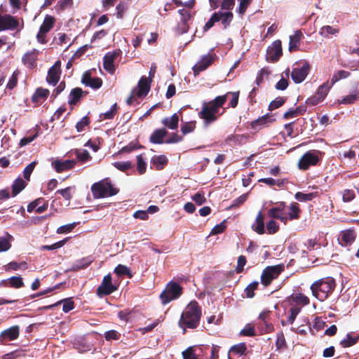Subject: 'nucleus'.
I'll use <instances>...</instances> for the list:
<instances>
[{
    "mask_svg": "<svg viewBox=\"0 0 359 359\" xmlns=\"http://www.w3.org/2000/svg\"><path fill=\"white\" fill-rule=\"evenodd\" d=\"M201 318V309L196 301H191L182 312L179 320V326L183 329L185 334L186 329H195L200 323Z\"/></svg>",
    "mask_w": 359,
    "mask_h": 359,
    "instance_id": "nucleus-1",
    "label": "nucleus"
},
{
    "mask_svg": "<svg viewBox=\"0 0 359 359\" xmlns=\"http://www.w3.org/2000/svg\"><path fill=\"white\" fill-rule=\"evenodd\" d=\"M226 102V95H219L208 102L203 103L202 109L198 112V116L203 120L206 126L217 121L219 109Z\"/></svg>",
    "mask_w": 359,
    "mask_h": 359,
    "instance_id": "nucleus-2",
    "label": "nucleus"
},
{
    "mask_svg": "<svg viewBox=\"0 0 359 359\" xmlns=\"http://www.w3.org/2000/svg\"><path fill=\"white\" fill-rule=\"evenodd\" d=\"M335 280L332 277H325L315 281L310 287L313 296L319 301L325 300L334 290Z\"/></svg>",
    "mask_w": 359,
    "mask_h": 359,
    "instance_id": "nucleus-3",
    "label": "nucleus"
},
{
    "mask_svg": "<svg viewBox=\"0 0 359 359\" xmlns=\"http://www.w3.org/2000/svg\"><path fill=\"white\" fill-rule=\"evenodd\" d=\"M93 196L95 199L107 198L116 195L119 189L114 187L109 178L95 182L91 186Z\"/></svg>",
    "mask_w": 359,
    "mask_h": 359,
    "instance_id": "nucleus-4",
    "label": "nucleus"
},
{
    "mask_svg": "<svg viewBox=\"0 0 359 359\" xmlns=\"http://www.w3.org/2000/svg\"><path fill=\"white\" fill-rule=\"evenodd\" d=\"M183 293V287L177 282L168 283L164 290L160 294V299L163 304H167L171 301L178 299Z\"/></svg>",
    "mask_w": 359,
    "mask_h": 359,
    "instance_id": "nucleus-5",
    "label": "nucleus"
},
{
    "mask_svg": "<svg viewBox=\"0 0 359 359\" xmlns=\"http://www.w3.org/2000/svg\"><path fill=\"white\" fill-rule=\"evenodd\" d=\"M322 152L319 150H309L304 153L299 160L298 168L302 170H306L311 166H315L320 161Z\"/></svg>",
    "mask_w": 359,
    "mask_h": 359,
    "instance_id": "nucleus-6",
    "label": "nucleus"
},
{
    "mask_svg": "<svg viewBox=\"0 0 359 359\" xmlns=\"http://www.w3.org/2000/svg\"><path fill=\"white\" fill-rule=\"evenodd\" d=\"M283 264L269 266L266 267L261 275V282L264 286H269L271 282L277 278L278 276L284 271Z\"/></svg>",
    "mask_w": 359,
    "mask_h": 359,
    "instance_id": "nucleus-7",
    "label": "nucleus"
},
{
    "mask_svg": "<svg viewBox=\"0 0 359 359\" xmlns=\"http://www.w3.org/2000/svg\"><path fill=\"white\" fill-rule=\"evenodd\" d=\"M55 19L51 15H46L39 28V31L36 34L37 41L41 44L47 43L46 34L49 32L53 27Z\"/></svg>",
    "mask_w": 359,
    "mask_h": 359,
    "instance_id": "nucleus-8",
    "label": "nucleus"
},
{
    "mask_svg": "<svg viewBox=\"0 0 359 359\" xmlns=\"http://www.w3.org/2000/svg\"><path fill=\"white\" fill-rule=\"evenodd\" d=\"M118 287L112 283V278L111 274L106 275L98 286L96 293L99 297L109 295L117 290Z\"/></svg>",
    "mask_w": 359,
    "mask_h": 359,
    "instance_id": "nucleus-9",
    "label": "nucleus"
},
{
    "mask_svg": "<svg viewBox=\"0 0 359 359\" xmlns=\"http://www.w3.org/2000/svg\"><path fill=\"white\" fill-rule=\"evenodd\" d=\"M311 70L309 62L303 61L302 67H294L291 72V78L295 83H300L304 81Z\"/></svg>",
    "mask_w": 359,
    "mask_h": 359,
    "instance_id": "nucleus-10",
    "label": "nucleus"
},
{
    "mask_svg": "<svg viewBox=\"0 0 359 359\" xmlns=\"http://www.w3.org/2000/svg\"><path fill=\"white\" fill-rule=\"evenodd\" d=\"M217 59L215 53H208L202 56L200 61L198 62L192 68L194 74L197 76L201 72H203L211 66Z\"/></svg>",
    "mask_w": 359,
    "mask_h": 359,
    "instance_id": "nucleus-11",
    "label": "nucleus"
},
{
    "mask_svg": "<svg viewBox=\"0 0 359 359\" xmlns=\"http://www.w3.org/2000/svg\"><path fill=\"white\" fill-rule=\"evenodd\" d=\"M283 55L282 43L278 39L274 41L271 46H269L266 50V60L271 62H276L279 60Z\"/></svg>",
    "mask_w": 359,
    "mask_h": 359,
    "instance_id": "nucleus-12",
    "label": "nucleus"
},
{
    "mask_svg": "<svg viewBox=\"0 0 359 359\" xmlns=\"http://www.w3.org/2000/svg\"><path fill=\"white\" fill-rule=\"evenodd\" d=\"M61 62L56 61L54 65L48 69L46 81L53 86H55L60 78L61 74Z\"/></svg>",
    "mask_w": 359,
    "mask_h": 359,
    "instance_id": "nucleus-13",
    "label": "nucleus"
},
{
    "mask_svg": "<svg viewBox=\"0 0 359 359\" xmlns=\"http://www.w3.org/2000/svg\"><path fill=\"white\" fill-rule=\"evenodd\" d=\"M20 335L19 325H13L0 333V344H5L8 341H13Z\"/></svg>",
    "mask_w": 359,
    "mask_h": 359,
    "instance_id": "nucleus-14",
    "label": "nucleus"
},
{
    "mask_svg": "<svg viewBox=\"0 0 359 359\" xmlns=\"http://www.w3.org/2000/svg\"><path fill=\"white\" fill-rule=\"evenodd\" d=\"M119 55V51L108 52L103 57V67L110 74H114L116 70L114 61Z\"/></svg>",
    "mask_w": 359,
    "mask_h": 359,
    "instance_id": "nucleus-15",
    "label": "nucleus"
},
{
    "mask_svg": "<svg viewBox=\"0 0 359 359\" xmlns=\"http://www.w3.org/2000/svg\"><path fill=\"white\" fill-rule=\"evenodd\" d=\"M19 25L18 20L11 15H4L0 13V32L7 29H15Z\"/></svg>",
    "mask_w": 359,
    "mask_h": 359,
    "instance_id": "nucleus-16",
    "label": "nucleus"
},
{
    "mask_svg": "<svg viewBox=\"0 0 359 359\" xmlns=\"http://www.w3.org/2000/svg\"><path fill=\"white\" fill-rule=\"evenodd\" d=\"M286 207L285 202H280L276 207H273L268 210V216L273 219H280L285 224L287 223V219L285 215H284V210Z\"/></svg>",
    "mask_w": 359,
    "mask_h": 359,
    "instance_id": "nucleus-17",
    "label": "nucleus"
},
{
    "mask_svg": "<svg viewBox=\"0 0 359 359\" xmlns=\"http://www.w3.org/2000/svg\"><path fill=\"white\" fill-rule=\"evenodd\" d=\"M152 81L149 79L145 76H142L137 83V90L135 89V95L138 97H142L147 95L150 89Z\"/></svg>",
    "mask_w": 359,
    "mask_h": 359,
    "instance_id": "nucleus-18",
    "label": "nucleus"
},
{
    "mask_svg": "<svg viewBox=\"0 0 359 359\" xmlns=\"http://www.w3.org/2000/svg\"><path fill=\"white\" fill-rule=\"evenodd\" d=\"M355 238L356 234L354 230L346 229L341 232L338 241L342 247H348L355 241Z\"/></svg>",
    "mask_w": 359,
    "mask_h": 359,
    "instance_id": "nucleus-19",
    "label": "nucleus"
},
{
    "mask_svg": "<svg viewBox=\"0 0 359 359\" xmlns=\"http://www.w3.org/2000/svg\"><path fill=\"white\" fill-rule=\"evenodd\" d=\"M81 82L86 86H89L93 89H98L102 85V80L99 77H92L90 72H85L81 78Z\"/></svg>",
    "mask_w": 359,
    "mask_h": 359,
    "instance_id": "nucleus-20",
    "label": "nucleus"
},
{
    "mask_svg": "<svg viewBox=\"0 0 359 359\" xmlns=\"http://www.w3.org/2000/svg\"><path fill=\"white\" fill-rule=\"evenodd\" d=\"M88 95L87 91H83L82 88L76 87L70 91V93L68 97V104L71 106H74L78 104L83 97H85Z\"/></svg>",
    "mask_w": 359,
    "mask_h": 359,
    "instance_id": "nucleus-21",
    "label": "nucleus"
},
{
    "mask_svg": "<svg viewBox=\"0 0 359 359\" xmlns=\"http://www.w3.org/2000/svg\"><path fill=\"white\" fill-rule=\"evenodd\" d=\"M75 164V160H55L52 162L51 165L57 172H62L73 168Z\"/></svg>",
    "mask_w": 359,
    "mask_h": 359,
    "instance_id": "nucleus-22",
    "label": "nucleus"
},
{
    "mask_svg": "<svg viewBox=\"0 0 359 359\" xmlns=\"http://www.w3.org/2000/svg\"><path fill=\"white\" fill-rule=\"evenodd\" d=\"M275 121L274 118H272V115L270 114H266L257 119L252 121L251 123V128L253 130H259L262 128L267 126L268 123H272Z\"/></svg>",
    "mask_w": 359,
    "mask_h": 359,
    "instance_id": "nucleus-23",
    "label": "nucleus"
},
{
    "mask_svg": "<svg viewBox=\"0 0 359 359\" xmlns=\"http://www.w3.org/2000/svg\"><path fill=\"white\" fill-rule=\"evenodd\" d=\"M303 37V34L300 30H297L292 36H290L289 48L288 50L290 53L299 50L301 40Z\"/></svg>",
    "mask_w": 359,
    "mask_h": 359,
    "instance_id": "nucleus-24",
    "label": "nucleus"
},
{
    "mask_svg": "<svg viewBox=\"0 0 359 359\" xmlns=\"http://www.w3.org/2000/svg\"><path fill=\"white\" fill-rule=\"evenodd\" d=\"M168 135L165 128L156 129L151 133L149 141L152 144H161L164 142L163 139Z\"/></svg>",
    "mask_w": 359,
    "mask_h": 359,
    "instance_id": "nucleus-25",
    "label": "nucleus"
},
{
    "mask_svg": "<svg viewBox=\"0 0 359 359\" xmlns=\"http://www.w3.org/2000/svg\"><path fill=\"white\" fill-rule=\"evenodd\" d=\"M43 201V198H37V199L33 201L32 202H31L27 205V211L29 212H32L36 208V212L37 213L40 214V213L45 212L48 208V202L46 201V202H44V203L42 205H39L41 202Z\"/></svg>",
    "mask_w": 359,
    "mask_h": 359,
    "instance_id": "nucleus-26",
    "label": "nucleus"
},
{
    "mask_svg": "<svg viewBox=\"0 0 359 359\" xmlns=\"http://www.w3.org/2000/svg\"><path fill=\"white\" fill-rule=\"evenodd\" d=\"M161 123L168 129L176 130L178 128L179 116L177 113H175L170 117L163 118Z\"/></svg>",
    "mask_w": 359,
    "mask_h": 359,
    "instance_id": "nucleus-27",
    "label": "nucleus"
},
{
    "mask_svg": "<svg viewBox=\"0 0 359 359\" xmlns=\"http://www.w3.org/2000/svg\"><path fill=\"white\" fill-rule=\"evenodd\" d=\"M252 228L258 234L262 235L265 233L264 216L262 212H259L257 214L255 223L252 224Z\"/></svg>",
    "mask_w": 359,
    "mask_h": 359,
    "instance_id": "nucleus-28",
    "label": "nucleus"
},
{
    "mask_svg": "<svg viewBox=\"0 0 359 359\" xmlns=\"http://www.w3.org/2000/svg\"><path fill=\"white\" fill-rule=\"evenodd\" d=\"M36 50H33L30 52L26 53L22 58V61L25 65H26L29 69H32L36 67Z\"/></svg>",
    "mask_w": 359,
    "mask_h": 359,
    "instance_id": "nucleus-29",
    "label": "nucleus"
},
{
    "mask_svg": "<svg viewBox=\"0 0 359 359\" xmlns=\"http://www.w3.org/2000/svg\"><path fill=\"white\" fill-rule=\"evenodd\" d=\"M290 212L287 215H285V217L287 219V222L289 220L298 219L300 217L301 210L299 208V205L297 203L293 202L290 204Z\"/></svg>",
    "mask_w": 359,
    "mask_h": 359,
    "instance_id": "nucleus-30",
    "label": "nucleus"
},
{
    "mask_svg": "<svg viewBox=\"0 0 359 359\" xmlns=\"http://www.w3.org/2000/svg\"><path fill=\"white\" fill-rule=\"evenodd\" d=\"M168 159L165 155L154 156L151 163L156 170H161L168 164Z\"/></svg>",
    "mask_w": 359,
    "mask_h": 359,
    "instance_id": "nucleus-31",
    "label": "nucleus"
},
{
    "mask_svg": "<svg viewBox=\"0 0 359 359\" xmlns=\"http://www.w3.org/2000/svg\"><path fill=\"white\" fill-rule=\"evenodd\" d=\"M49 93L50 91L48 89L43 88L41 87L38 88L32 97V102H39L42 100L43 101L48 97Z\"/></svg>",
    "mask_w": 359,
    "mask_h": 359,
    "instance_id": "nucleus-32",
    "label": "nucleus"
},
{
    "mask_svg": "<svg viewBox=\"0 0 359 359\" xmlns=\"http://www.w3.org/2000/svg\"><path fill=\"white\" fill-rule=\"evenodd\" d=\"M5 286L13 288H20L24 286L22 278L20 276H12L7 280L2 281Z\"/></svg>",
    "mask_w": 359,
    "mask_h": 359,
    "instance_id": "nucleus-33",
    "label": "nucleus"
},
{
    "mask_svg": "<svg viewBox=\"0 0 359 359\" xmlns=\"http://www.w3.org/2000/svg\"><path fill=\"white\" fill-rule=\"evenodd\" d=\"M290 315L287 317V319L286 321L282 320L281 324L283 326H285L287 325L292 324L297 317V316L299 314V313L301 311V307H299L297 306H293L290 309Z\"/></svg>",
    "mask_w": 359,
    "mask_h": 359,
    "instance_id": "nucleus-34",
    "label": "nucleus"
},
{
    "mask_svg": "<svg viewBox=\"0 0 359 359\" xmlns=\"http://www.w3.org/2000/svg\"><path fill=\"white\" fill-rule=\"evenodd\" d=\"M306 111V107L305 106H299L296 107L294 109H290L287 111H286L284 115L283 118L285 119H289L291 118H294L299 115H303Z\"/></svg>",
    "mask_w": 359,
    "mask_h": 359,
    "instance_id": "nucleus-35",
    "label": "nucleus"
},
{
    "mask_svg": "<svg viewBox=\"0 0 359 359\" xmlns=\"http://www.w3.org/2000/svg\"><path fill=\"white\" fill-rule=\"evenodd\" d=\"M26 182L20 177L16 179L12 184V195L13 196H17L26 187Z\"/></svg>",
    "mask_w": 359,
    "mask_h": 359,
    "instance_id": "nucleus-36",
    "label": "nucleus"
},
{
    "mask_svg": "<svg viewBox=\"0 0 359 359\" xmlns=\"http://www.w3.org/2000/svg\"><path fill=\"white\" fill-rule=\"evenodd\" d=\"M290 299L297 304L303 306H306L310 303L309 298L302 293L293 294L290 297Z\"/></svg>",
    "mask_w": 359,
    "mask_h": 359,
    "instance_id": "nucleus-37",
    "label": "nucleus"
},
{
    "mask_svg": "<svg viewBox=\"0 0 359 359\" xmlns=\"http://www.w3.org/2000/svg\"><path fill=\"white\" fill-rule=\"evenodd\" d=\"M93 261L92 256H88L79 259L73 266L74 270H79L88 267Z\"/></svg>",
    "mask_w": 359,
    "mask_h": 359,
    "instance_id": "nucleus-38",
    "label": "nucleus"
},
{
    "mask_svg": "<svg viewBox=\"0 0 359 359\" xmlns=\"http://www.w3.org/2000/svg\"><path fill=\"white\" fill-rule=\"evenodd\" d=\"M359 339V335L353 336L351 334H347L346 338L340 341V344L344 348H347L355 344Z\"/></svg>",
    "mask_w": 359,
    "mask_h": 359,
    "instance_id": "nucleus-39",
    "label": "nucleus"
},
{
    "mask_svg": "<svg viewBox=\"0 0 359 359\" xmlns=\"http://www.w3.org/2000/svg\"><path fill=\"white\" fill-rule=\"evenodd\" d=\"M215 13L217 15L219 18V21L222 20V23L223 24L224 27H226L228 25H229L233 18V13L230 11L225 13L219 11L215 12Z\"/></svg>",
    "mask_w": 359,
    "mask_h": 359,
    "instance_id": "nucleus-40",
    "label": "nucleus"
},
{
    "mask_svg": "<svg viewBox=\"0 0 359 359\" xmlns=\"http://www.w3.org/2000/svg\"><path fill=\"white\" fill-rule=\"evenodd\" d=\"M318 196V192L304 194L303 192L299 191L295 194L294 197L297 201L300 202H306L313 200Z\"/></svg>",
    "mask_w": 359,
    "mask_h": 359,
    "instance_id": "nucleus-41",
    "label": "nucleus"
},
{
    "mask_svg": "<svg viewBox=\"0 0 359 359\" xmlns=\"http://www.w3.org/2000/svg\"><path fill=\"white\" fill-rule=\"evenodd\" d=\"M178 13L181 15V22L182 23V32L186 33L188 32V25L187 22L191 18V15L189 11H186L184 9H180L178 11Z\"/></svg>",
    "mask_w": 359,
    "mask_h": 359,
    "instance_id": "nucleus-42",
    "label": "nucleus"
},
{
    "mask_svg": "<svg viewBox=\"0 0 359 359\" xmlns=\"http://www.w3.org/2000/svg\"><path fill=\"white\" fill-rule=\"evenodd\" d=\"M339 32V29L338 27L325 25L321 27L319 34L323 37L328 38L330 35L336 34Z\"/></svg>",
    "mask_w": 359,
    "mask_h": 359,
    "instance_id": "nucleus-43",
    "label": "nucleus"
},
{
    "mask_svg": "<svg viewBox=\"0 0 359 359\" xmlns=\"http://www.w3.org/2000/svg\"><path fill=\"white\" fill-rule=\"evenodd\" d=\"M247 346L245 343H240L231 346L229 349V354L242 355L245 353Z\"/></svg>",
    "mask_w": 359,
    "mask_h": 359,
    "instance_id": "nucleus-44",
    "label": "nucleus"
},
{
    "mask_svg": "<svg viewBox=\"0 0 359 359\" xmlns=\"http://www.w3.org/2000/svg\"><path fill=\"white\" fill-rule=\"evenodd\" d=\"M143 156L144 154L137 156V170L140 175L145 173L147 170V163Z\"/></svg>",
    "mask_w": 359,
    "mask_h": 359,
    "instance_id": "nucleus-45",
    "label": "nucleus"
},
{
    "mask_svg": "<svg viewBox=\"0 0 359 359\" xmlns=\"http://www.w3.org/2000/svg\"><path fill=\"white\" fill-rule=\"evenodd\" d=\"M350 75L351 73L345 70H339L333 74L331 79V83L333 85L341 79L348 78Z\"/></svg>",
    "mask_w": 359,
    "mask_h": 359,
    "instance_id": "nucleus-46",
    "label": "nucleus"
},
{
    "mask_svg": "<svg viewBox=\"0 0 359 359\" xmlns=\"http://www.w3.org/2000/svg\"><path fill=\"white\" fill-rule=\"evenodd\" d=\"M259 282L254 281L249 284L245 288V293L248 298H252L255 297V290H256L258 287Z\"/></svg>",
    "mask_w": 359,
    "mask_h": 359,
    "instance_id": "nucleus-47",
    "label": "nucleus"
},
{
    "mask_svg": "<svg viewBox=\"0 0 359 359\" xmlns=\"http://www.w3.org/2000/svg\"><path fill=\"white\" fill-rule=\"evenodd\" d=\"M114 273L119 276H128L129 278L132 277V274L130 273V270L128 267L125 265L118 264L114 269Z\"/></svg>",
    "mask_w": 359,
    "mask_h": 359,
    "instance_id": "nucleus-48",
    "label": "nucleus"
},
{
    "mask_svg": "<svg viewBox=\"0 0 359 359\" xmlns=\"http://www.w3.org/2000/svg\"><path fill=\"white\" fill-rule=\"evenodd\" d=\"M74 187H68L65 189H59L56 194H60L65 200L69 201L72 198V190H74Z\"/></svg>",
    "mask_w": 359,
    "mask_h": 359,
    "instance_id": "nucleus-49",
    "label": "nucleus"
},
{
    "mask_svg": "<svg viewBox=\"0 0 359 359\" xmlns=\"http://www.w3.org/2000/svg\"><path fill=\"white\" fill-rule=\"evenodd\" d=\"M117 104L115 103L111 107L109 111H107L105 113L101 114L100 118H102V119H112L117 113Z\"/></svg>",
    "mask_w": 359,
    "mask_h": 359,
    "instance_id": "nucleus-50",
    "label": "nucleus"
},
{
    "mask_svg": "<svg viewBox=\"0 0 359 359\" xmlns=\"http://www.w3.org/2000/svg\"><path fill=\"white\" fill-rule=\"evenodd\" d=\"M36 164H37L36 161H32L25 168V169L23 170V177L26 180H27V181L30 180L31 174L32 173L33 170H34Z\"/></svg>",
    "mask_w": 359,
    "mask_h": 359,
    "instance_id": "nucleus-51",
    "label": "nucleus"
},
{
    "mask_svg": "<svg viewBox=\"0 0 359 359\" xmlns=\"http://www.w3.org/2000/svg\"><path fill=\"white\" fill-rule=\"evenodd\" d=\"M90 123V119L88 116H83L79 121L76 124V128L77 132L80 133L85 130V127L88 126Z\"/></svg>",
    "mask_w": 359,
    "mask_h": 359,
    "instance_id": "nucleus-52",
    "label": "nucleus"
},
{
    "mask_svg": "<svg viewBox=\"0 0 359 359\" xmlns=\"http://www.w3.org/2000/svg\"><path fill=\"white\" fill-rule=\"evenodd\" d=\"M104 338L106 341L118 340L121 337V333L114 330H108L104 332Z\"/></svg>",
    "mask_w": 359,
    "mask_h": 359,
    "instance_id": "nucleus-53",
    "label": "nucleus"
},
{
    "mask_svg": "<svg viewBox=\"0 0 359 359\" xmlns=\"http://www.w3.org/2000/svg\"><path fill=\"white\" fill-rule=\"evenodd\" d=\"M271 74V71L268 67L262 68L257 74L256 78V83L257 86H259L264 81V76H268Z\"/></svg>",
    "mask_w": 359,
    "mask_h": 359,
    "instance_id": "nucleus-54",
    "label": "nucleus"
},
{
    "mask_svg": "<svg viewBox=\"0 0 359 359\" xmlns=\"http://www.w3.org/2000/svg\"><path fill=\"white\" fill-rule=\"evenodd\" d=\"M286 101V99L284 97H278L276 98L274 100L270 102L269 105V110L273 111L276 109L281 107Z\"/></svg>",
    "mask_w": 359,
    "mask_h": 359,
    "instance_id": "nucleus-55",
    "label": "nucleus"
},
{
    "mask_svg": "<svg viewBox=\"0 0 359 359\" xmlns=\"http://www.w3.org/2000/svg\"><path fill=\"white\" fill-rule=\"evenodd\" d=\"M330 90V87L328 86L327 83H323V85L320 86L317 90L316 95L318 96L320 99L322 100H324L326 95H327Z\"/></svg>",
    "mask_w": 359,
    "mask_h": 359,
    "instance_id": "nucleus-56",
    "label": "nucleus"
},
{
    "mask_svg": "<svg viewBox=\"0 0 359 359\" xmlns=\"http://www.w3.org/2000/svg\"><path fill=\"white\" fill-rule=\"evenodd\" d=\"M224 95H226V99L229 95H231V99L229 102V107L235 108L238 103L239 91L236 92H228Z\"/></svg>",
    "mask_w": 359,
    "mask_h": 359,
    "instance_id": "nucleus-57",
    "label": "nucleus"
},
{
    "mask_svg": "<svg viewBox=\"0 0 359 359\" xmlns=\"http://www.w3.org/2000/svg\"><path fill=\"white\" fill-rule=\"evenodd\" d=\"M114 166L120 171L126 172L132 168V163L130 161H118L114 163Z\"/></svg>",
    "mask_w": 359,
    "mask_h": 359,
    "instance_id": "nucleus-58",
    "label": "nucleus"
},
{
    "mask_svg": "<svg viewBox=\"0 0 359 359\" xmlns=\"http://www.w3.org/2000/svg\"><path fill=\"white\" fill-rule=\"evenodd\" d=\"M276 347L277 350H281L287 347L285 339L283 332L277 334L276 340Z\"/></svg>",
    "mask_w": 359,
    "mask_h": 359,
    "instance_id": "nucleus-59",
    "label": "nucleus"
},
{
    "mask_svg": "<svg viewBox=\"0 0 359 359\" xmlns=\"http://www.w3.org/2000/svg\"><path fill=\"white\" fill-rule=\"evenodd\" d=\"M76 158L82 163L87 162L92 158L91 156L87 150H83L82 151H76Z\"/></svg>",
    "mask_w": 359,
    "mask_h": 359,
    "instance_id": "nucleus-60",
    "label": "nucleus"
},
{
    "mask_svg": "<svg viewBox=\"0 0 359 359\" xmlns=\"http://www.w3.org/2000/svg\"><path fill=\"white\" fill-rule=\"evenodd\" d=\"M266 227L269 234H274L279 230V225L273 219H271L267 222Z\"/></svg>",
    "mask_w": 359,
    "mask_h": 359,
    "instance_id": "nucleus-61",
    "label": "nucleus"
},
{
    "mask_svg": "<svg viewBox=\"0 0 359 359\" xmlns=\"http://www.w3.org/2000/svg\"><path fill=\"white\" fill-rule=\"evenodd\" d=\"M61 304H62V311L65 313H68L72 311L74 308V302L71 299H65L61 300Z\"/></svg>",
    "mask_w": 359,
    "mask_h": 359,
    "instance_id": "nucleus-62",
    "label": "nucleus"
},
{
    "mask_svg": "<svg viewBox=\"0 0 359 359\" xmlns=\"http://www.w3.org/2000/svg\"><path fill=\"white\" fill-rule=\"evenodd\" d=\"M226 229V220L215 226L210 232V235H217L223 233Z\"/></svg>",
    "mask_w": 359,
    "mask_h": 359,
    "instance_id": "nucleus-63",
    "label": "nucleus"
},
{
    "mask_svg": "<svg viewBox=\"0 0 359 359\" xmlns=\"http://www.w3.org/2000/svg\"><path fill=\"white\" fill-rule=\"evenodd\" d=\"M183 359H198L193 347H189L182 352Z\"/></svg>",
    "mask_w": 359,
    "mask_h": 359,
    "instance_id": "nucleus-64",
    "label": "nucleus"
}]
</instances>
